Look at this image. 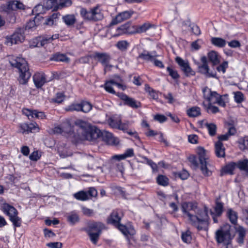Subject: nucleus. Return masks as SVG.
I'll use <instances>...</instances> for the list:
<instances>
[{
	"instance_id": "a18cd8bd",
	"label": "nucleus",
	"mask_w": 248,
	"mask_h": 248,
	"mask_svg": "<svg viewBox=\"0 0 248 248\" xmlns=\"http://www.w3.org/2000/svg\"><path fill=\"white\" fill-rule=\"evenodd\" d=\"M10 220L12 222L15 227H19L21 226L22 220L20 217L16 215L9 218Z\"/></svg>"
},
{
	"instance_id": "f704fd0d",
	"label": "nucleus",
	"mask_w": 248,
	"mask_h": 248,
	"mask_svg": "<svg viewBox=\"0 0 248 248\" xmlns=\"http://www.w3.org/2000/svg\"><path fill=\"white\" fill-rule=\"evenodd\" d=\"M186 113L189 117H197L201 115V108L198 107H193L186 111Z\"/></svg>"
},
{
	"instance_id": "f257e3e1",
	"label": "nucleus",
	"mask_w": 248,
	"mask_h": 248,
	"mask_svg": "<svg viewBox=\"0 0 248 248\" xmlns=\"http://www.w3.org/2000/svg\"><path fill=\"white\" fill-rule=\"evenodd\" d=\"M182 211L184 215L188 217L191 223L199 230H202V225L208 220L207 208L204 210L198 208L197 204L192 202H185L182 205Z\"/></svg>"
},
{
	"instance_id": "774afa93",
	"label": "nucleus",
	"mask_w": 248,
	"mask_h": 248,
	"mask_svg": "<svg viewBox=\"0 0 248 248\" xmlns=\"http://www.w3.org/2000/svg\"><path fill=\"white\" fill-rule=\"evenodd\" d=\"M46 246L50 248H62V244L61 242H51L46 244Z\"/></svg>"
},
{
	"instance_id": "2f4dec72",
	"label": "nucleus",
	"mask_w": 248,
	"mask_h": 248,
	"mask_svg": "<svg viewBox=\"0 0 248 248\" xmlns=\"http://www.w3.org/2000/svg\"><path fill=\"white\" fill-rule=\"evenodd\" d=\"M68 222L72 225H74L79 221V217L78 215L75 212H70L67 216Z\"/></svg>"
},
{
	"instance_id": "f3484780",
	"label": "nucleus",
	"mask_w": 248,
	"mask_h": 248,
	"mask_svg": "<svg viewBox=\"0 0 248 248\" xmlns=\"http://www.w3.org/2000/svg\"><path fill=\"white\" fill-rule=\"evenodd\" d=\"M134 13V11L129 10L119 13L116 16L115 18L113 19L111 22V24L115 25L129 19L133 15Z\"/></svg>"
},
{
	"instance_id": "bf43d9fd",
	"label": "nucleus",
	"mask_w": 248,
	"mask_h": 248,
	"mask_svg": "<svg viewBox=\"0 0 248 248\" xmlns=\"http://www.w3.org/2000/svg\"><path fill=\"white\" fill-rule=\"evenodd\" d=\"M36 17L34 20H30L26 24L25 30H33L37 26L36 20Z\"/></svg>"
},
{
	"instance_id": "423d86ee",
	"label": "nucleus",
	"mask_w": 248,
	"mask_h": 248,
	"mask_svg": "<svg viewBox=\"0 0 248 248\" xmlns=\"http://www.w3.org/2000/svg\"><path fill=\"white\" fill-rule=\"evenodd\" d=\"M81 16L85 20L98 21L103 18V15L96 6L88 11L85 8L81 7L80 11Z\"/></svg>"
},
{
	"instance_id": "a211bd4d",
	"label": "nucleus",
	"mask_w": 248,
	"mask_h": 248,
	"mask_svg": "<svg viewBox=\"0 0 248 248\" xmlns=\"http://www.w3.org/2000/svg\"><path fill=\"white\" fill-rule=\"evenodd\" d=\"M93 57L97 59L98 61L105 66L104 72L106 73V68L108 66L111 59L110 55L107 53L96 52Z\"/></svg>"
},
{
	"instance_id": "09e8293b",
	"label": "nucleus",
	"mask_w": 248,
	"mask_h": 248,
	"mask_svg": "<svg viewBox=\"0 0 248 248\" xmlns=\"http://www.w3.org/2000/svg\"><path fill=\"white\" fill-rule=\"evenodd\" d=\"M191 232L187 230L185 232H183L182 234L181 238L183 241L186 243H189L192 239Z\"/></svg>"
},
{
	"instance_id": "aec40b11",
	"label": "nucleus",
	"mask_w": 248,
	"mask_h": 248,
	"mask_svg": "<svg viewBox=\"0 0 248 248\" xmlns=\"http://www.w3.org/2000/svg\"><path fill=\"white\" fill-rule=\"evenodd\" d=\"M115 227L126 236L128 235L132 236L136 233V231L134 227L131 225L127 226L120 223L118 225H116Z\"/></svg>"
},
{
	"instance_id": "ea45409f",
	"label": "nucleus",
	"mask_w": 248,
	"mask_h": 248,
	"mask_svg": "<svg viewBox=\"0 0 248 248\" xmlns=\"http://www.w3.org/2000/svg\"><path fill=\"white\" fill-rule=\"evenodd\" d=\"M156 182L160 186H166L169 184V179L165 175H159L156 178Z\"/></svg>"
},
{
	"instance_id": "7c9ffc66",
	"label": "nucleus",
	"mask_w": 248,
	"mask_h": 248,
	"mask_svg": "<svg viewBox=\"0 0 248 248\" xmlns=\"http://www.w3.org/2000/svg\"><path fill=\"white\" fill-rule=\"evenodd\" d=\"M50 60L51 61L62 62H68L69 61V58L66 55L60 53H56L52 55Z\"/></svg>"
},
{
	"instance_id": "cd10ccee",
	"label": "nucleus",
	"mask_w": 248,
	"mask_h": 248,
	"mask_svg": "<svg viewBox=\"0 0 248 248\" xmlns=\"http://www.w3.org/2000/svg\"><path fill=\"white\" fill-rule=\"evenodd\" d=\"M134 155V153L133 149L132 148H129L127 149L123 154L113 156L112 157V159L120 161L124 159L127 157H132Z\"/></svg>"
},
{
	"instance_id": "f03ea898",
	"label": "nucleus",
	"mask_w": 248,
	"mask_h": 248,
	"mask_svg": "<svg viewBox=\"0 0 248 248\" xmlns=\"http://www.w3.org/2000/svg\"><path fill=\"white\" fill-rule=\"evenodd\" d=\"M75 125L78 128L77 134L80 139L91 141L99 137V130L93 128L84 121L77 120L75 122Z\"/></svg>"
},
{
	"instance_id": "de8ad7c7",
	"label": "nucleus",
	"mask_w": 248,
	"mask_h": 248,
	"mask_svg": "<svg viewBox=\"0 0 248 248\" xmlns=\"http://www.w3.org/2000/svg\"><path fill=\"white\" fill-rule=\"evenodd\" d=\"M167 71L169 73V75L173 79L177 80L179 78L180 75L176 70L173 69L171 67L169 66L167 68Z\"/></svg>"
},
{
	"instance_id": "4468645a",
	"label": "nucleus",
	"mask_w": 248,
	"mask_h": 248,
	"mask_svg": "<svg viewBox=\"0 0 248 248\" xmlns=\"http://www.w3.org/2000/svg\"><path fill=\"white\" fill-rule=\"evenodd\" d=\"M117 96L124 101V104L125 106H127L134 109H137L141 107V103L140 102L136 101L134 98L129 97L123 93H118Z\"/></svg>"
},
{
	"instance_id": "37998d69",
	"label": "nucleus",
	"mask_w": 248,
	"mask_h": 248,
	"mask_svg": "<svg viewBox=\"0 0 248 248\" xmlns=\"http://www.w3.org/2000/svg\"><path fill=\"white\" fill-rule=\"evenodd\" d=\"M205 125L208 129L210 136L213 137L216 134L217 127L215 124L207 123Z\"/></svg>"
},
{
	"instance_id": "052dcab7",
	"label": "nucleus",
	"mask_w": 248,
	"mask_h": 248,
	"mask_svg": "<svg viewBox=\"0 0 248 248\" xmlns=\"http://www.w3.org/2000/svg\"><path fill=\"white\" fill-rule=\"evenodd\" d=\"M143 158L146 161V163L151 166L154 171L157 170L158 167L156 163L146 156H144Z\"/></svg>"
},
{
	"instance_id": "9b49d317",
	"label": "nucleus",
	"mask_w": 248,
	"mask_h": 248,
	"mask_svg": "<svg viewBox=\"0 0 248 248\" xmlns=\"http://www.w3.org/2000/svg\"><path fill=\"white\" fill-rule=\"evenodd\" d=\"M72 4L71 0H48L46 2V8L47 9H52L57 11L59 9L69 7Z\"/></svg>"
},
{
	"instance_id": "79ce46f5",
	"label": "nucleus",
	"mask_w": 248,
	"mask_h": 248,
	"mask_svg": "<svg viewBox=\"0 0 248 248\" xmlns=\"http://www.w3.org/2000/svg\"><path fill=\"white\" fill-rule=\"evenodd\" d=\"M115 46L121 51H126L129 46V43L126 40H121L118 41Z\"/></svg>"
},
{
	"instance_id": "72a5a7b5",
	"label": "nucleus",
	"mask_w": 248,
	"mask_h": 248,
	"mask_svg": "<svg viewBox=\"0 0 248 248\" xmlns=\"http://www.w3.org/2000/svg\"><path fill=\"white\" fill-rule=\"evenodd\" d=\"M211 42L213 45L219 48L224 47L226 44V40L220 37H212Z\"/></svg>"
},
{
	"instance_id": "680f3d73",
	"label": "nucleus",
	"mask_w": 248,
	"mask_h": 248,
	"mask_svg": "<svg viewBox=\"0 0 248 248\" xmlns=\"http://www.w3.org/2000/svg\"><path fill=\"white\" fill-rule=\"evenodd\" d=\"M64 99V95L63 93H59L56 94V96L55 98L53 99L54 102L60 104L63 101Z\"/></svg>"
},
{
	"instance_id": "5701e85b",
	"label": "nucleus",
	"mask_w": 248,
	"mask_h": 248,
	"mask_svg": "<svg viewBox=\"0 0 248 248\" xmlns=\"http://www.w3.org/2000/svg\"><path fill=\"white\" fill-rule=\"evenodd\" d=\"M63 134H67L68 137H75V133L74 131V126H72L70 121H67L62 124Z\"/></svg>"
},
{
	"instance_id": "c756f323",
	"label": "nucleus",
	"mask_w": 248,
	"mask_h": 248,
	"mask_svg": "<svg viewBox=\"0 0 248 248\" xmlns=\"http://www.w3.org/2000/svg\"><path fill=\"white\" fill-rule=\"evenodd\" d=\"M3 211L9 218L18 214L17 210L14 207L8 204H4Z\"/></svg>"
},
{
	"instance_id": "e2e57ef3",
	"label": "nucleus",
	"mask_w": 248,
	"mask_h": 248,
	"mask_svg": "<svg viewBox=\"0 0 248 248\" xmlns=\"http://www.w3.org/2000/svg\"><path fill=\"white\" fill-rule=\"evenodd\" d=\"M191 30L194 34L196 35H199L201 34V30L199 26L195 24H191L190 25Z\"/></svg>"
},
{
	"instance_id": "dca6fc26",
	"label": "nucleus",
	"mask_w": 248,
	"mask_h": 248,
	"mask_svg": "<svg viewBox=\"0 0 248 248\" xmlns=\"http://www.w3.org/2000/svg\"><path fill=\"white\" fill-rule=\"evenodd\" d=\"M135 31L136 26L133 25L130 22H128L117 28L116 33L113 36L116 37L124 34H134Z\"/></svg>"
},
{
	"instance_id": "c85d7f7f",
	"label": "nucleus",
	"mask_w": 248,
	"mask_h": 248,
	"mask_svg": "<svg viewBox=\"0 0 248 248\" xmlns=\"http://www.w3.org/2000/svg\"><path fill=\"white\" fill-rule=\"evenodd\" d=\"M208 59L213 66L218 64L220 62L219 56L215 51H211L207 54Z\"/></svg>"
},
{
	"instance_id": "4c0bfd02",
	"label": "nucleus",
	"mask_w": 248,
	"mask_h": 248,
	"mask_svg": "<svg viewBox=\"0 0 248 248\" xmlns=\"http://www.w3.org/2000/svg\"><path fill=\"white\" fill-rule=\"evenodd\" d=\"M63 21L68 26L73 25L76 21L74 15H67L62 17Z\"/></svg>"
},
{
	"instance_id": "338daca9",
	"label": "nucleus",
	"mask_w": 248,
	"mask_h": 248,
	"mask_svg": "<svg viewBox=\"0 0 248 248\" xmlns=\"http://www.w3.org/2000/svg\"><path fill=\"white\" fill-rule=\"evenodd\" d=\"M51 41L49 38V36H40V44L41 46H44L46 44L49 43Z\"/></svg>"
},
{
	"instance_id": "b1692460",
	"label": "nucleus",
	"mask_w": 248,
	"mask_h": 248,
	"mask_svg": "<svg viewBox=\"0 0 248 248\" xmlns=\"http://www.w3.org/2000/svg\"><path fill=\"white\" fill-rule=\"evenodd\" d=\"M235 230L237 234L236 241L240 245H242L244 242V239L246 234V231L245 229L241 226H238L236 228Z\"/></svg>"
},
{
	"instance_id": "473e14b6",
	"label": "nucleus",
	"mask_w": 248,
	"mask_h": 248,
	"mask_svg": "<svg viewBox=\"0 0 248 248\" xmlns=\"http://www.w3.org/2000/svg\"><path fill=\"white\" fill-rule=\"evenodd\" d=\"M227 216L232 224L236 225L237 224L238 215L236 212L232 209H229L227 212Z\"/></svg>"
},
{
	"instance_id": "0eeeda50",
	"label": "nucleus",
	"mask_w": 248,
	"mask_h": 248,
	"mask_svg": "<svg viewBox=\"0 0 248 248\" xmlns=\"http://www.w3.org/2000/svg\"><path fill=\"white\" fill-rule=\"evenodd\" d=\"M93 108V105L88 101L82 100L79 103H72L65 108L66 111H82L87 113L89 112Z\"/></svg>"
},
{
	"instance_id": "ddd939ff",
	"label": "nucleus",
	"mask_w": 248,
	"mask_h": 248,
	"mask_svg": "<svg viewBox=\"0 0 248 248\" xmlns=\"http://www.w3.org/2000/svg\"><path fill=\"white\" fill-rule=\"evenodd\" d=\"M175 62L178 63L181 71L186 76L189 77L195 75V72L192 69L187 61H185L181 58L177 57L175 58Z\"/></svg>"
},
{
	"instance_id": "c03bdc74",
	"label": "nucleus",
	"mask_w": 248,
	"mask_h": 248,
	"mask_svg": "<svg viewBox=\"0 0 248 248\" xmlns=\"http://www.w3.org/2000/svg\"><path fill=\"white\" fill-rule=\"evenodd\" d=\"M214 210V214H216L218 216H220L223 211V203L220 202H216Z\"/></svg>"
},
{
	"instance_id": "412c9836",
	"label": "nucleus",
	"mask_w": 248,
	"mask_h": 248,
	"mask_svg": "<svg viewBox=\"0 0 248 248\" xmlns=\"http://www.w3.org/2000/svg\"><path fill=\"white\" fill-rule=\"evenodd\" d=\"M33 80L37 88H41L46 82L45 75L43 73H35L33 76Z\"/></svg>"
},
{
	"instance_id": "13d9d810",
	"label": "nucleus",
	"mask_w": 248,
	"mask_h": 248,
	"mask_svg": "<svg viewBox=\"0 0 248 248\" xmlns=\"http://www.w3.org/2000/svg\"><path fill=\"white\" fill-rule=\"evenodd\" d=\"M40 36L32 39L30 42V46L31 47H41L40 44Z\"/></svg>"
},
{
	"instance_id": "8fccbe9b",
	"label": "nucleus",
	"mask_w": 248,
	"mask_h": 248,
	"mask_svg": "<svg viewBox=\"0 0 248 248\" xmlns=\"http://www.w3.org/2000/svg\"><path fill=\"white\" fill-rule=\"evenodd\" d=\"M239 148L241 150H244L248 148V139L246 138H242L238 141Z\"/></svg>"
},
{
	"instance_id": "c9c22d12",
	"label": "nucleus",
	"mask_w": 248,
	"mask_h": 248,
	"mask_svg": "<svg viewBox=\"0 0 248 248\" xmlns=\"http://www.w3.org/2000/svg\"><path fill=\"white\" fill-rule=\"evenodd\" d=\"M121 121V119L119 116H113L109 118L108 120L109 125L112 128L118 129Z\"/></svg>"
},
{
	"instance_id": "a19ab883",
	"label": "nucleus",
	"mask_w": 248,
	"mask_h": 248,
	"mask_svg": "<svg viewBox=\"0 0 248 248\" xmlns=\"http://www.w3.org/2000/svg\"><path fill=\"white\" fill-rule=\"evenodd\" d=\"M152 26V25L149 22L145 23L139 26H136L135 33H140L144 32L148 29H149L150 28H151Z\"/></svg>"
},
{
	"instance_id": "f8f14e48",
	"label": "nucleus",
	"mask_w": 248,
	"mask_h": 248,
	"mask_svg": "<svg viewBox=\"0 0 248 248\" xmlns=\"http://www.w3.org/2000/svg\"><path fill=\"white\" fill-rule=\"evenodd\" d=\"M202 64L198 66L199 72L205 75L208 78H215L216 72L215 71H211L208 64L207 58L203 56L201 58Z\"/></svg>"
},
{
	"instance_id": "49530a36",
	"label": "nucleus",
	"mask_w": 248,
	"mask_h": 248,
	"mask_svg": "<svg viewBox=\"0 0 248 248\" xmlns=\"http://www.w3.org/2000/svg\"><path fill=\"white\" fill-rule=\"evenodd\" d=\"M90 238L91 241L94 244H96L99 239V236L101 232H87Z\"/></svg>"
},
{
	"instance_id": "3c124183",
	"label": "nucleus",
	"mask_w": 248,
	"mask_h": 248,
	"mask_svg": "<svg viewBox=\"0 0 248 248\" xmlns=\"http://www.w3.org/2000/svg\"><path fill=\"white\" fill-rule=\"evenodd\" d=\"M146 90L148 92L151 98L155 100L158 99V96L157 93L148 85L146 86Z\"/></svg>"
},
{
	"instance_id": "9d476101",
	"label": "nucleus",
	"mask_w": 248,
	"mask_h": 248,
	"mask_svg": "<svg viewBox=\"0 0 248 248\" xmlns=\"http://www.w3.org/2000/svg\"><path fill=\"white\" fill-rule=\"evenodd\" d=\"M97 191L93 187L89 188L87 191L80 190L74 194V197L81 201H85L91 199L92 197H96L97 196Z\"/></svg>"
},
{
	"instance_id": "6ab92c4d",
	"label": "nucleus",
	"mask_w": 248,
	"mask_h": 248,
	"mask_svg": "<svg viewBox=\"0 0 248 248\" xmlns=\"http://www.w3.org/2000/svg\"><path fill=\"white\" fill-rule=\"evenodd\" d=\"M105 228V225L100 222L93 221L88 224V227L84 230L87 232H93V231L101 232Z\"/></svg>"
},
{
	"instance_id": "4be33fe9",
	"label": "nucleus",
	"mask_w": 248,
	"mask_h": 248,
	"mask_svg": "<svg viewBox=\"0 0 248 248\" xmlns=\"http://www.w3.org/2000/svg\"><path fill=\"white\" fill-rule=\"evenodd\" d=\"M158 55L156 54L155 51L150 52L148 51L144 50L143 52L139 54L137 59H141L146 62L153 61L154 58H156Z\"/></svg>"
},
{
	"instance_id": "bb28decb",
	"label": "nucleus",
	"mask_w": 248,
	"mask_h": 248,
	"mask_svg": "<svg viewBox=\"0 0 248 248\" xmlns=\"http://www.w3.org/2000/svg\"><path fill=\"white\" fill-rule=\"evenodd\" d=\"M225 148L222 142L217 141L215 144V152L217 157H224Z\"/></svg>"
},
{
	"instance_id": "a878e982",
	"label": "nucleus",
	"mask_w": 248,
	"mask_h": 248,
	"mask_svg": "<svg viewBox=\"0 0 248 248\" xmlns=\"http://www.w3.org/2000/svg\"><path fill=\"white\" fill-rule=\"evenodd\" d=\"M37 126V124L36 123H30L29 124L24 123L20 124V127L23 133L25 132L28 133L35 132L36 129H38Z\"/></svg>"
},
{
	"instance_id": "58836bf2",
	"label": "nucleus",
	"mask_w": 248,
	"mask_h": 248,
	"mask_svg": "<svg viewBox=\"0 0 248 248\" xmlns=\"http://www.w3.org/2000/svg\"><path fill=\"white\" fill-rule=\"evenodd\" d=\"M235 163L236 167L240 170L246 172L247 170L248 169V159L247 158L239 160L238 162Z\"/></svg>"
},
{
	"instance_id": "603ef678",
	"label": "nucleus",
	"mask_w": 248,
	"mask_h": 248,
	"mask_svg": "<svg viewBox=\"0 0 248 248\" xmlns=\"http://www.w3.org/2000/svg\"><path fill=\"white\" fill-rule=\"evenodd\" d=\"M234 100L237 103H241L244 100V96L241 92L234 93Z\"/></svg>"
},
{
	"instance_id": "6e6d98bb",
	"label": "nucleus",
	"mask_w": 248,
	"mask_h": 248,
	"mask_svg": "<svg viewBox=\"0 0 248 248\" xmlns=\"http://www.w3.org/2000/svg\"><path fill=\"white\" fill-rule=\"evenodd\" d=\"M82 212L83 214L87 217H92L94 215V213L93 209L88 208L85 206L81 207Z\"/></svg>"
},
{
	"instance_id": "0e129e2a",
	"label": "nucleus",
	"mask_w": 248,
	"mask_h": 248,
	"mask_svg": "<svg viewBox=\"0 0 248 248\" xmlns=\"http://www.w3.org/2000/svg\"><path fill=\"white\" fill-rule=\"evenodd\" d=\"M154 119L160 123H163L167 120V118L165 115L159 114L155 115Z\"/></svg>"
},
{
	"instance_id": "1a4fd4ad",
	"label": "nucleus",
	"mask_w": 248,
	"mask_h": 248,
	"mask_svg": "<svg viewBox=\"0 0 248 248\" xmlns=\"http://www.w3.org/2000/svg\"><path fill=\"white\" fill-rule=\"evenodd\" d=\"M230 226L226 225L216 232V238L218 243L228 244L231 239Z\"/></svg>"
},
{
	"instance_id": "7ed1b4c3",
	"label": "nucleus",
	"mask_w": 248,
	"mask_h": 248,
	"mask_svg": "<svg viewBox=\"0 0 248 248\" xmlns=\"http://www.w3.org/2000/svg\"><path fill=\"white\" fill-rule=\"evenodd\" d=\"M9 62L13 67H15L18 70L19 73L18 81L20 84L23 85L27 84L31 75V73L29 71L27 61L23 58L16 57L15 59L10 60Z\"/></svg>"
},
{
	"instance_id": "69168bd1",
	"label": "nucleus",
	"mask_w": 248,
	"mask_h": 248,
	"mask_svg": "<svg viewBox=\"0 0 248 248\" xmlns=\"http://www.w3.org/2000/svg\"><path fill=\"white\" fill-rule=\"evenodd\" d=\"M176 176H178L182 180L186 179L189 176L188 172L186 170L179 172L176 174Z\"/></svg>"
},
{
	"instance_id": "6e6552de",
	"label": "nucleus",
	"mask_w": 248,
	"mask_h": 248,
	"mask_svg": "<svg viewBox=\"0 0 248 248\" xmlns=\"http://www.w3.org/2000/svg\"><path fill=\"white\" fill-rule=\"evenodd\" d=\"M24 30L23 28H17L12 35L6 38V44L11 46L23 42L25 39Z\"/></svg>"
},
{
	"instance_id": "4d7b16f0",
	"label": "nucleus",
	"mask_w": 248,
	"mask_h": 248,
	"mask_svg": "<svg viewBox=\"0 0 248 248\" xmlns=\"http://www.w3.org/2000/svg\"><path fill=\"white\" fill-rule=\"evenodd\" d=\"M111 84H112L110 82V80L106 82L105 84V89L107 92L110 93L117 95V93H116L115 91L114 90L113 88L111 86Z\"/></svg>"
},
{
	"instance_id": "39448f33",
	"label": "nucleus",
	"mask_w": 248,
	"mask_h": 248,
	"mask_svg": "<svg viewBox=\"0 0 248 248\" xmlns=\"http://www.w3.org/2000/svg\"><path fill=\"white\" fill-rule=\"evenodd\" d=\"M197 154L198 156V160L200 163V169L202 173L205 176H209L211 175L212 172L209 168L210 165L208 164L207 162L208 158L206 154L205 150L202 147L198 148Z\"/></svg>"
},
{
	"instance_id": "2eb2a0df",
	"label": "nucleus",
	"mask_w": 248,
	"mask_h": 248,
	"mask_svg": "<svg viewBox=\"0 0 248 248\" xmlns=\"http://www.w3.org/2000/svg\"><path fill=\"white\" fill-rule=\"evenodd\" d=\"M123 216V211L120 209H117L111 213L107 219V222L108 224L115 226L120 223Z\"/></svg>"
},
{
	"instance_id": "20e7f679",
	"label": "nucleus",
	"mask_w": 248,
	"mask_h": 248,
	"mask_svg": "<svg viewBox=\"0 0 248 248\" xmlns=\"http://www.w3.org/2000/svg\"><path fill=\"white\" fill-rule=\"evenodd\" d=\"M203 98L208 103L217 104L218 106L225 108L226 103L229 102L228 95L227 94L220 95L216 91H213L207 86L202 89Z\"/></svg>"
},
{
	"instance_id": "393cba45",
	"label": "nucleus",
	"mask_w": 248,
	"mask_h": 248,
	"mask_svg": "<svg viewBox=\"0 0 248 248\" xmlns=\"http://www.w3.org/2000/svg\"><path fill=\"white\" fill-rule=\"evenodd\" d=\"M236 168V163L234 162H230L227 163L222 169L221 175L224 174H233V170Z\"/></svg>"
},
{
	"instance_id": "e433bc0d",
	"label": "nucleus",
	"mask_w": 248,
	"mask_h": 248,
	"mask_svg": "<svg viewBox=\"0 0 248 248\" xmlns=\"http://www.w3.org/2000/svg\"><path fill=\"white\" fill-rule=\"evenodd\" d=\"M213 104L211 103H208V104H205L204 102L202 103V106L208 113L211 112L216 114L219 111V109L217 107L214 106Z\"/></svg>"
},
{
	"instance_id": "864d4df0",
	"label": "nucleus",
	"mask_w": 248,
	"mask_h": 248,
	"mask_svg": "<svg viewBox=\"0 0 248 248\" xmlns=\"http://www.w3.org/2000/svg\"><path fill=\"white\" fill-rule=\"evenodd\" d=\"M17 0L9 1L7 5L6 9L8 11H13L17 9V4H16Z\"/></svg>"
},
{
	"instance_id": "5fc2aeb1",
	"label": "nucleus",
	"mask_w": 248,
	"mask_h": 248,
	"mask_svg": "<svg viewBox=\"0 0 248 248\" xmlns=\"http://www.w3.org/2000/svg\"><path fill=\"white\" fill-rule=\"evenodd\" d=\"M58 18V15L56 14H53L50 17L46 19L45 24L47 25L51 26L53 25L54 20Z\"/></svg>"
}]
</instances>
